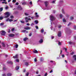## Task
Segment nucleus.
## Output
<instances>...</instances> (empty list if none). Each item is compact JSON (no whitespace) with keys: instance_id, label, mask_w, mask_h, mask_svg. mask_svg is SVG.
<instances>
[{"instance_id":"obj_37","label":"nucleus","mask_w":76,"mask_h":76,"mask_svg":"<svg viewBox=\"0 0 76 76\" xmlns=\"http://www.w3.org/2000/svg\"><path fill=\"white\" fill-rule=\"evenodd\" d=\"M9 22H13V20L12 19H9Z\"/></svg>"},{"instance_id":"obj_24","label":"nucleus","mask_w":76,"mask_h":76,"mask_svg":"<svg viewBox=\"0 0 76 76\" xmlns=\"http://www.w3.org/2000/svg\"><path fill=\"white\" fill-rule=\"evenodd\" d=\"M68 43L69 44H73V42H72L71 41L69 42Z\"/></svg>"},{"instance_id":"obj_5","label":"nucleus","mask_w":76,"mask_h":76,"mask_svg":"<svg viewBox=\"0 0 76 76\" xmlns=\"http://www.w3.org/2000/svg\"><path fill=\"white\" fill-rule=\"evenodd\" d=\"M9 37H14L15 36V34H10L9 35Z\"/></svg>"},{"instance_id":"obj_28","label":"nucleus","mask_w":76,"mask_h":76,"mask_svg":"<svg viewBox=\"0 0 76 76\" xmlns=\"http://www.w3.org/2000/svg\"><path fill=\"white\" fill-rule=\"evenodd\" d=\"M18 9H19V10H22V7H18Z\"/></svg>"},{"instance_id":"obj_48","label":"nucleus","mask_w":76,"mask_h":76,"mask_svg":"<svg viewBox=\"0 0 76 76\" xmlns=\"http://www.w3.org/2000/svg\"><path fill=\"white\" fill-rule=\"evenodd\" d=\"M35 27H36V29H38V26H35Z\"/></svg>"},{"instance_id":"obj_49","label":"nucleus","mask_w":76,"mask_h":76,"mask_svg":"<svg viewBox=\"0 0 76 76\" xmlns=\"http://www.w3.org/2000/svg\"><path fill=\"white\" fill-rule=\"evenodd\" d=\"M29 75V73L27 72L26 74V76H28Z\"/></svg>"},{"instance_id":"obj_13","label":"nucleus","mask_w":76,"mask_h":76,"mask_svg":"<svg viewBox=\"0 0 76 76\" xmlns=\"http://www.w3.org/2000/svg\"><path fill=\"white\" fill-rule=\"evenodd\" d=\"M35 15H36V17H39V15H38V13H37V12H36L35 13Z\"/></svg>"},{"instance_id":"obj_52","label":"nucleus","mask_w":76,"mask_h":76,"mask_svg":"<svg viewBox=\"0 0 76 76\" xmlns=\"http://www.w3.org/2000/svg\"><path fill=\"white\" fill-rule=\"evenodd\" d=\"M14 30H15V29L14 28H13L11 30V31H14Z\"/></svg>"},{"instance_id":"obj_36","label":"nucleus","mask_w":76,"mask_h":76,"mask_svg":"<svg viewBox=\"0 0 76 76\" xmlns=\"http://www.w3.org/2000/svg\"><path fill=\"white\" fill-rule=\"evenodd\" d=\"M70 19L71 20H73V17H71L70 18Z\"/></svg>"},{"instance_id":"obj_11","label":"nucleus","mask_w":76,"mask_h":76,"mask_svg":"<svg viewBox=\"0 0 76 76\" xmlns=\"http://www.w3.org/2000/svg\"><path fill=\"white\" fill-rule=\"evenodd\" d=\"M7 63L11 64H13V63L12 62V61H8Z\"/></svg>"},{"instance_id":"obj_7","label":"nucleus","mask_w":76,"mask_h":76,"mask_svg":"<svg viewBox=\"0 0 76 76\" xmlns=\"http://www.w3.org/2000/svg\"><path fill=\"white\" fill-rule=\"evenodd\" d=\"M73 59H74V60L76 61V55H74L73 56Z\"/></svg>"},{"instance_id":"obj_2","label":"nucleus","mask_w":76,"mask_h":76,"mask_svg":"<svg viewBox=\"0 0 76 76\" xmlns=\"http://www.w3.org/2000/svg\"><path fill=\"white\" fill-rule=\"evenodd\" d=\"M56 18H55L53 15H51L50 16V20H52V21H53V20H54Z\"/></svg>"},{"instance_id":"obj_51","label":"nucleus","mask_w":76,"mask_h":76,"mask_svg":"<svg viewBox=\"0 0 76 76\" xmlns=\"http://www.w3.org/2000/svg\"><path fill=\"white\" fill-rule=\"evenodd\" d=\"M60 3H63V1H60Z\"/></svg>"},{"instance_id":"obj_47","label":"nucleus","mask_w":76,"mask_h":76,"mask_svg":"<svg viewBox=\"0 0 76 76\" xmlns=\"http://www.w3.org/2000/svg\"><path fill=\"white\" fill-rule=\"evenodd\" d=\"M14 17L13 16H10V18H11V19H13L14 18Z\"/></svg>"},{"instance_id":"obj_43","label":"nucleus","mask_w":76,"mask_h":76,"mask_svg":"<svg viewBox=\"0 0 76 76\" xmlns=\"http://www.w3.org/2000/svg\"><path fill=\"white\" fill-rule=\"evenodd\" d=\"M30 4H31V5H32V1H31L30 2Z\"/></svg>"},{"instance_id":"obj_27","label":"nucleus","mask_w":76,"mask_h":76,"mask_svg":"<svg viewBox=\"0 0 76 76\" xmlns=\"http://www.w3.org/2000/svg\"><path fill=\"white\" fill-rule=\"evenodd\" d=\"M58 45H61V43L60 42H58Z\"/></svg>"},{"instance_id":"obj_53","label":"nucleus","mask_w":76,"mask_h":76,"mask_svg":"<svg viewBox=\"0 0 76 76\" xmlns=\"http://www.w3.org/2000/svg\"><path fill=\"white\" fill-rule=\"evenodd\" d=\"M55 1H53L52 2V3H55Z\"/></svg>"},{"instance_id":"obj_46","label":"nucleus","mask_w":76,"mask_h":76,"mask_svg":"<svg viewBox=\"0 0 76 76\" xmlns=\"http://www.w3.org/2000/svg\"><path fill=\"white\" fill-rule=\"evenodd\" d=\"M74 29H75V30H76V26H74Z\"/></svg>"},{"instance_id":"obj_20","label":"nucleus","mask_w":76,"mask_h":76,"mask_svg":"<svg viewBox=\"0 0 76 76\" xmlns=\"http://www.w3.org/2000/svg\"><path fill=\"white\" fill-rule=\"evenodd\" d=\"M33 52L34 53H38V51H37V50H35Z\"/></svg>"},{"instance_id":"obj_29","label":"nucleus","mask_w":76,"mask_h":76,"mask_svg":"<svg viewBox=\"0 0 76 76\" xmlns=\"http://www.w3.org/2000/svg\"><path fill=\"white\" fill-rule=\"evenodd\" d=\"M10 6L11 7H13V5H12V4H10Z\"/></svg>"},{"instance_id":"obj_31","label":"nucleus","mask_w":76,"mask_h":76,"mask_svg":"<svg viewBox=\"0 0 76 76\" xmlns=\"http://www.w3.org/2000/svg\"><path fill=\"white\" fill-rule=\"evenodd\" d=\"M44 29H42L41 30V33H43L44 32Z\"/></svg>"},{"instance_id":"obj_50","label":"nucleus","mask_w":76,"mask_h":76,"mask_svg":"<svg viewBox=\"0 0 76 76\" xmlns=\"http://www.w3.org/2000/svg\"><path fill=\"white\" fill-rule=\"evenodd\" d=\"M34 23H32L31 24V26H34Z\"/></svg>"},{"instance_id":"obj_14","label":"nucleus","mask_w":76,"mask_h":76,"mask_svg":"<svg viewBox=\"0 0 76 76\" xmlns=\"http://www.w3.org/2000/svg\"><path fill=\"white\" fill-rule=\"evenodd\" d=\"M12 74L10 73H8L7 74V76H11Z\"/></svg>"},{"instance_id":"obj_9","label":"nucleus","mask_w":76,"mask_h":76,"mask_svg":"<svg viewBox=\"0 0 76 76\" xmlns=\"http://www.w3.org/2000/svg\"><path fill=\"white\" fill-rule=\"evenodd\" d=\"M13 57L14 58H18V55H16L15 56H14Z\"/></svg>"},{"instance_id":"obj_35","label":"nucleus","mask_w":76,"mask_h":76,"mask_svg":"<svg viewBox=\"0 0 76 76\" xmlns=\"http://www.w3.org/2000/svg\"><path fill=\"white\" fill-rule=\"evenodd\" d=\"M6 22H8L9 21V18H8L7 19H6L5 20Z\"/></svg>"},{"instance_id":"obj_44","label":"nucleus","mask_w":76,"mask_h":76,"mask_svg":"<svg viewBox=\"0 0 76 76\" xmlns=\"http://www.w3.org/2000/svg\"><path fill=\"white\" fill-rule=\"evenodd\" d=\"M25 65L26 66H28V62H26L25 64Z\"/></svg>"},{"instance_id":"obj_15","label":"nucleus","mask_w":76,"mask_h":76,"mask_svg":"<svg viewBox=\"0 0 76 76\" xmlns=\"http://www.w3.org/2000/svg\"><path fill=\"white\" fill-rule=\"evenodd\" d=\"M19 66H17L16 67L15 69L16 70H19Z\"/></svg>"},{"instance_id":"obj_57","label":"nucleus","mask_w":76,"mask_h":76,"mask_svg":"<svg viewBox=\"0 0 76 76\" xmlns=\"http://www.w3.org/2000/svg\"><path fill=\"white\" fill-rule=\"evenodd\" d=\"M43 60V58H41L40 59V61H42Z\"/></svg>"},{"instance_id":"obj_30","label":"nucleus","mask_w":76,"mask_h":76,"mask_svg":"<svg viewBox=\"0 0 76 76\" xmlns=\"http://www.w3.org/2000/svg\"><path fill=\"white\" fill-rule=\"evenodd\" d=\"M24 14L26 16H28V15H29V14L28 13H25Z\"/></svg>"},{"instance_id":"obj_45","label":"nucleus","mask_w":76,"mask_h":76,"mask_svg":"<svg viewBox=\"0 0 76 76\" xmlns=\"http://www.w3.org/2000/svg\"><path fill=\"white\" fill-rule=\"evenodd\" d=\"M15 5H19V3L18 2H17L15 3Z\"/></svg>"},{"instance_id":"obj_40","label":"nucleus","mask_w":76,"mask_h":76,"mask_svg":"<svg viewBox=\"0 0 76 76\" xmlns=\"http://www.w3.org/2000/svg\"><path fill=\"white\" fill-rule=\"evenodd\" d=\"M71 24H72V23H69L68 25V26H70L71 25Z\"/></svg>"},{"instance_id":"obj_21","label":"nucleus","mask_w":76,"mask_h":76,"mask_svg":"<svg viewBox=\"0 0 76 76\" xmlns=\"http://www.w3.org/2000/svg\"><path fill=\"white\" fill-rule=\"evenodd\" d=\"M26 4V2H22V4L23 5H25Z\"/></svg>"},{"instance_id":"obj_32","label":"nucleus","mask_w":76,"mask_h":76,"mask_svg":"<svg viewBox=\"0 0 76 76\" xmlns=\"http://www.w3.org/2000/svg\"><path fill=\"white\" fill-rule=\"evenodd\" d=\"M60 18H62L63 17V15L61 14H60Z\"/></svg>"},{"instance_id":"obj_33","label":"nucleus","mask_w":76,"mask_h":76,"mask_svg":"<svg viewBox=\"0 0 76 76\" xmlns=\"http://www.w3.org/2000/svg\"><path fill=\"white\" fill-rule=\"evenodd\" d=\"M3 9L2 8H0V12H2V11H3Z\"/></svg>"},{"instance_id":"obj_8","label":"nucleus","mask_w":76,"mask_h":76,"mask_svg":"<svg viewBox=\"0 0 76 76\" xmlns=\"http://www.w3.org/2000/svg\"><path fill=\"white\" fill-rule=\"evenodd\" d=\"M61 31H59L58 32V37H61Z\"/></svg>"},{"instance_id":"obj_3","label":"nucleus","mask_w":76,"mask_h":76,"mask_svg":"<svg viewBox=\"0 0 76 76\" xmlns=\"http://www.w3.org/2000/svg\"><path fill=\"white\" fill-rule=\"evenodd\" d=\"M6 32L4 30H2L1 32V34L2 35H3L4 36H5V35H6Z\"/></svg>"},{"instance_id":"obj_25","label":"nucleus","mask_w":76,"mask_h":76,"mask_svg":"<svg viewBox=\"0 0 76 76\" xmlns=\"http://www.w3.org/2000/svg\"><path fill=\"white\" fill-rule=\"evenodd\" d=\"M0 26H3V25H4V23H0Z\"/></svg>"},{"instance_id":"obj_12","label":"nucleus","mask_w":76,"mask_h":76,"mask_svg":"<svg viewBox=\"0 0 76 76\" xmlns=\"http://www.w3.org/2000/svg\"><path fill=\"white\" fill-rule=\"evenodd\" d=\"M22 32H24V33L26 32V33H28V31H26V30H23L22 31Z\"/></svg>"},{"instance_id":"obj_39","label":"nucleus","mask_w":76,"mask_h":76,"mask_svg":"<svg viewBox=\"0 0 76 76\" xmlns=\"http://www.w3.org/2000/svg\"><path fill=\"white\" fill-rule=\"evenodd\" d=\"M15 61H16L17 62H19V59H17L15 60Z\"/></svg>"},{"instance_id":"obj_6","label":"nucleus","mask_w":76,"mask_h":76,"mask_svg":"<svg viewBox=\"0 0 76 76\" xmlns=\"http://www.w3.org/2000/svg\"><path fill=\"white\" fill-rule=\"evenodd\" d=\"M45 3L46 7H47V6H48V1H45Z\"/></svg>"},{"instance_id":"obj_59","label":"nucleus","mask_w":76,"mask_h":76,"mask_svg":"<svg viewBox=\"0 0 76 76\" xmlns=\"http://www.w3.org/2000/svg\"><path fill=\"white\" fill-rule=\"evenodd\" d=\"M9 7H5V9H6V10H7V9Z\"/></svg>"},{"instance_id":"obj_42","label":"nucleus","mask_w":76,"mask_h":76,"mask_svg":"<svg viewBox=\"0 0 76 76\" xmlns=\"http://www.w3.org/2000/svg\"><path fill=\"white\" fill-rule=\"evenodd\" d=\"M20 22L22 23H25V22H24L23 21H20Z\"/></svg>"},{"instance_id":"obj_22","label":"nucleus","mask_w":76,"mask_h":76,"mask_svg":"<svg viewBox=\"0 0 76 76\" xmlns=\"http://www.w3.org/2000/svg\"><path fill=\"white\" fill-rule=\"evenodd\" d=\"M27 39H28V38H27V37L24 38L23 39L24 41H26V40H27Z\"/></svg>"},{"instance_id":"obj_61","label":"nucleus","mask_w":76,"mask_h":76,"mask_svg":"<svg viewBox=\"0 0 76 76\" xmlns=\"http://www.w3.org/2000/svg\"><path fill=\"white\" fill-rule=\"evenodd\" d=\"M62 57H64V55H62Z\"/></svg>"},{"instance_id":"obj_23","label":"nucleus","mask_w":76,"mask_h":76,"mask_svg":"<svg viewBox=\"0 0 76 76\" xmlns=\"http://www.w3.org/2000/svg\"><path fill=\"white\" fill-rule=\"evenodd\" d=\"M34 22L35 23V24H37L38 23V21L36 20L34 21Z\"/></svg>"},{"instance_id":"obj_55","label":"nucleus","mask_w":76,"mask_h":76,"mask_svg":"<svg viewBox=\"0 0 76 76\" xmlns=\"http://www.w3.org/2000/svg\"><path fill=\"white\" fill-rule=\"evenodd\" d=\"M61 27V26L60 25L58 26V28H60Z\"/></svg>"},{"instance_id":"obj_18","label":"nucleus","mask_w":76,"mask_h":76,"mask_svg":"<svg viewBox=\"0 0 76 76\" xmlns=\"http://www.w3.org/2000/svg\"><path fill=\"white\" fill-rule=\"evenodd\" d=\"M62 13H63V14H65V12H64V10L63 9L62 10Z\"/></svg>"},{"instance_id":"obj_64","label":"nucleus","mask_w":76,"mask_h":76,"mask_svg":"<svg viewBox=\"0 0 76 76\" xmlns=\"http://www.w3.org/2000/svg\"><path fill=\"white\" fill-rule=\"evenodd\" d=\"M10 31H11L9 29L8 30V32H10Z\"/></svg>"},{"instance_id":"obj_56","label":"nucleus","mask_w":76,"mask_h":76,"mask_svg":"<svg viewBox=\"0 0 76 76\" xmlns=\"http://www.w3.org/2000/svg\"><path fill=\"white\" fill-rule=\"evenodd\" d=\"M28 26H29L30 25V24L29 23H27L26 24Z\"/></svg>"},{"instance_id":"obj_54","label":"nucleus","mask_w":76,"mask_h":76,"mask_svg":"<svg viewBox=\"0 0 76 76\" xmlns=\"http://www.w3.org/2000/svg\"><path fill=\"white\" fill-rule=\"evenodd\" d=\"M31 35H32V34L30 33L29 34V37H31Z\"/></svg>"},{"instance_id":"obj_60","label":"nucleus","mask_w":76,"mask_h":76,"mask_svg":"<svg viewBox=\"0 0 76 76\" xmlns=\"http://www.w3.org/2000/svg\"><path fill=\"white\" fill-rule=\"evenodd\" d=\"M64 49L65 50L66 52H67V48H64Z\"/></svg>"},{"instance_id":"obj_34","label":"nucleus","mask_w":76,"mask_h":76,"mask_svg":"<svg viewBox=\"0 0 76 76\" xmlns=\"http://www.w3.org/2000/svg\"><path fill=\"white\" fill-rule=\"evenodd\" d=\"M15 47L16 48H18V45H15Z\"/></svg>"},{"instance_id":"obj_26","label":"nucleus","mask_w":76,"mask_h":76,"mask_svg":"<svg viewBox=\"0 0 76 76\" xmlns=\"http://www.w3.org/2000/svg\"><path fill=\"white\" fill-rule=\"evenodd\" d=\"M3 69L4 70H6L7 69L5 67V66H4L3 67Z\"/></svg>"},{"instance_id":"obj_4","label":"nucleus","mask_w":76,"mask_h":76,"mask_svg":"<svg viewBox=\"0 0 76 76\" xmlns=\"http://www.w3.org/2000/svg\"><path fill=\"white\" fill-rule=\"evenodd\" d=\"M24 29H26V30H28L30 29L31 27H24Z\"/></svg>"},{"instance_id":"obj_16","label":"nucleus","mask_w":76,"mask_h":76,"mask_svg":"<svg viewBox=\"0 0 76 76\" xmlns=\"http://www.w3.org/2000/svg\"><path fill=\"white\" fill-rule=\"evenodd\" d=\"M43 42V40L42 39H41L39 41V43H42Z\"/></svg>"},{"instance_id":"obj_41","label":"nucleus","mask_w":76,"mask_h":76,"mask_svg":"<svg viewBox=\"0 0 76 76\" xmlns=\"http://www.w3.org/2000/svg\"><path fill=\"white\" fill-rule=\"evenodd\" d=\"M16 0H13L12 2L13 3H16Z\"/></svg>"},{"instance_id":"obj_63","label":"nucleus","mask_w":76,"mask_h":76,"mask_svg":"<svg viewBox=\"0 0 76 76\" xmlns=\"http://www.w3.org/2000/svg\"><path fill=\"white\" fill-rule=\"evenodd\" d=\"M49 73H53V70H51L50 72Z\"/></svg>"},{"instance_id":"obj_1","label":"nucleus","mask_w":76,"mask_h":76,"mask_svg":"<svg viewBox=\"0 0 76 76\" xmlns=\"http://www.w3.org/2000/svg\"><path fill=\"white\" fill-rule=\"evenodd\" d=\"M5 15H7L5 16L4 18H7L10 16V14L9 12H7L5 13Z\"/></svg>"},{"instance_id":"obj_10","label":"nucleus","mask_w":76,"mask_h":76,"mask_svg":"<svg viewBox=\"0 0 76 76\" xmlns=\"http://www.w3.org/2000/svg\"><path fill=\"white\" fill-rule=\"evenodd\" d=\"M25 20H31V18H28L27 17H26L25 18Z\"/></svg>"},{"instance_id":"obj_62","label":"nucleus","mask_w":76,"mask_h":76,"mask_svg":"<svg viewBox=\"0 0 76 76\" xmlns=\"http://www.w3.org/2000/svg\"><path fill=\"white\" fill-rule=\"evenodd\" d=\"M2 76H6V75L5 74H4L2 75Z\"/></svg>"},{"instance_id":"obj_19","label":"nucleus","mask_w":76,"mask_h":76,"mask_svg":"<svg viewBox=\"0 0 76 76\" xmlns=\"http://www.w3.org/2000/svg\"><path fill=\"white\" fill-rule=\"evenodd\" d=\"M63 21L64 22L66 23V19H65L64 18L63 19Z\"/></svg>"},{"instance_id":"obj_58","label":"nucleus","mask_w":76,"mask_h":76,"mask_svg":"<svg viewBox=\"0 0 76 76\" xmlns=\"http://www.w3.org/2000/svg\"><path fill=\"white\" fill-rule=\"evenodd\" d=\"M47 73H46L44 76H47Z\"/></svg>"},{"instance_id":"obj_38","label":"nucleus","mask_w":76,"mask_h":76,"mask_svg":"<svg viewBox=\"0 0 76 76\" xmlns=\"http://www.w3.org/2000/svg\"><path fill=\"white\" fill-rule=\"evenodd\" d=\"M3 19V17H0V20H2Z\"/></svg>"},{"instance_id":"obj_17","label":"nucleus","mask_w":76,"mask_h":76,"mask_svg":"<svg viewBox=\"0 0 76 76\" xmlns=\"http://www.w3.org/2000/svg\"><path fill=\"white\" fill-rule=\"evenodd\" d=\"M2 45L3 47H5V44H4V42L2 43Z\"/></svg>"}]
</instances>
